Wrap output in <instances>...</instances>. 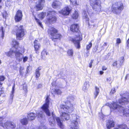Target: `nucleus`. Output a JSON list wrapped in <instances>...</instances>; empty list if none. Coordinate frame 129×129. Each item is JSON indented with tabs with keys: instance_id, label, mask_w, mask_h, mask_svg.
<instances>
[{
	"instance_id": "41",
	"label": "nucleus",
	"mask_w": 129,
	"mask_h": 129,
	"mask_svg": "<svg viewBox=\"0 0 129 129\" xmlns=\"http://www.w3.org/2000/svg\"><path fill=\"white\" fill-rule=\"evenodd\" d=\"M24 69V68L21 66L20 67L19 69V72L20 75H22L23 73V72L22 71Z\"/></svg>"
},
{
	"instance_id": "47",
	"label": "nucleus",
	"mask_w": 129,
	"mask_h": 129,
	"mask_svg": "<svg viewBox=\"0 0 129 129\" xmlns=\"http://www.w3.org/2000/svg\"><path fill=\"white\" fill-rule=\"evenodd\" d=\"M107 68L105 66H103L102 67V70L103 71H106L107 70Z\"/></svg>"
},
{
	"instance_id": "25",
	"label": "nucleus",
	"mask_w": 129,
	"mask_h": 129,
	"mask_svg": "<svg viewBox=\"0 0 129 129\" xmlns=\"http://www.w3.org/2000/svg\"><path fill=\"white\" fill-rule=\"evenodd\" d=\"M20 122L22 125H26L28 123V119L26 118H23L20 120Z\"/></svg>"
},
{
	"instance_id": "24",
	"label": "nucleus",
	"mask_w": 129,
	"mask_h": 129,
	"mask_svg": "<svg viewBox=\"0 0 129 129\" xmlns=\"http://www.w3.org/2000/svg\"><path fill=\"white\" fill-rule=\"evenodd\" d=\"M89 84L87 82H85L82 88V90L85 92H86L89 87Z\"/></svg>"
},
{
	"instance_id": "38",
	"label": "nucleus",
	"mask_w": 129,
	"mask_h": 129,
	"mask_svg": "<svg viewBox=\"0 0 129 129\" xmlns=\"http://www.w3.org/2000/svg\"><path fill=\"white\" fill-rule=\"evenodd\" d=\"M118 127L121 129H129L127 128L126 125L124 124L120 125L118 126Z\"/></svg>"
},
{
	"instance_id": "19",
	"label": "nucleus",
	"mask_w": 129,
	"mask_h": 129,
	"mask_svg": "<svg viewBox=\"0 0 129 129\" xmlns=\"http://www.w3.org/2000/svg\"><path fill=\"white\" fill-rule=\"evenodd\" d=\"M79 16L78 12L76 10H75L72 14L71 16V18L73 20H76L78 19Z\"/></svg>"
},
{
	"instance_id": "49",
	"label": "nucleus",
	"mask_w": 129,
	"mask_h": 129,
	"mask_svg": "<svg viewBox=\"0 0 129 129\" xmlns=\"http://www.w3.org/2000/svg\"><path fill=\"white\" fill-rule=\"evenodd\" d=\"M38 117L42 118L43 116V115L42 114H40L39 113L38 114Z\"/></svg>"
},
{
	"instance_id": "10",
	"label": "nucleus",
	"mask_w": 129,
	"mask_h": 129,
	"mask_svg": "<svg viewBox=\"0 0 129 129\" xmlns=\"http://www.w3.org/2000/svg\"><path fill=\"white\" fill-rule=\"evenodd\" d=\"M72 9L69 6H67L59 11V13L63 16H68L71 13Z\"/></svg>"
},
{
	"instance_id": "54",
	"label": "nucleus",
	"mask_w": 129,
	"mask_h": 129,
	"mask_svg": "<svg viewBox=\"0 0 129 129\" xmlns=\"http://www.w3.org/2000/svg\"><path fill=\"white\" fill-rule=\"evenodd\" d=\"M85 18L86 19V20H87L88 21H89V18L88 17V16L87 15H86L85 17Z\"/></svg>"
},
{
	"instance_id": "64",
	"label": "nucleus",
	"mask_w": 129,
	"mask_h": 129,
	"mask_svg": "<svg viewBox=\"0 0 129 129\" xmlns=\"http://www.w3.org/2000/svg\"><path fill=\"white\" fill-rule=\"evenodd\" d=\"M93 25V27L95 26V24Z\"/></svg>"
},
{
	"instance_id": "29",
	"label": "nucleus",
	"mask_w": 129,
	"mask_h": 129,
	"mask_svg": "<svg viewBox=\"0 0 129 129\" xmlns=\"http://www.w3.org/2000/svg\"><path fill=\"white\" fill-rule=\"evenodd\" d=\"M12 45L13 47L15 48L16 47L18 46L19 45V43L15 40H13L12 41Z\"/></svg>"
},
{
	"instance_id": "42",
	"label": "nucleus",
	"mask_w": 129,
	"mask_h": 129,
	"mask_svg": "<svg viewBox=\"0 0 129 129\" xmlns=\"http://www.w3.org/2000/svg\"><path fill=\"white\" fill-rule=\"evenodd\" d=\"M116 91V90L115 88H113L111 89L110 93L111 94H113Z\"/></svg>"
},
{
	"instance_id": "22",
	"label": "nucleus",
	"mask_w": 129,
	"mask_h": 129,
	"mask_svg": "<svg viewBox=\"0 0 129 129\" xmlns=\"http://www.w3.org/2000/svg\"><path fill=\"white\" fill-rule=\"evenodd\" d=\"M56 119L57 123L58 125L60 128L63 129L64 128V126L62 123L61 121L60 118L58 117H56Z\"/></svg>"
},
{
	"instance_id": "5",
	"label": "nucleus",
	"mask_w": 129,
	"mask_h": 129,
	"mask_svg": "<svg viewBox=\"0 0 129 129\" xmlns=\"http://www.w3.org/2000/svg\"><path fill=\"white\" fill-rule=\"evenodd\" d=\"M89 4L96 14L101 12V2L100 0H89Z\"/></svg>"
},
{
	"instance_id": "46",
	"label": "nucleus",
	"mask_w": 129,
	"mask_h": 129,
	"mask_svg": "<svg viewBox=\"0 0 129 129\" xmlns=\"http://www.w3.org/2000/svg\"><path fill=\"white\" fill-rule=\"evenodd\" d=\"M28 59V57L27 56H25L23 58V61L24 62H26Z\"/></svg>"
},
{
	"instance_id": "18",
	"label": "nucleus",
	"mask_w": 129,
	"mask_h": 129,
	"mask_svg": "<svg viewBox=\"0 0 129 129\" xmlns=\"http://www.w3.org/2000/svg\"><path fill=\"white\" fill-rule=\"evenodd\" d=\"M27 117L29 120L32 121L35 119L36 117V114L33 112L30 113L28 114Z\"/></svg>"
},
{
	"instance_id": "53",
	"label": "nucleus",
	"mask_w": 129,
	"mask_h": 129,
	"mask_svg": "<svg viewBox=\"0 0 129 129\" xmlns=\"http://www.w3.org/2000/svg\"><path fill=\"white\" fill-rule=\"evenodd\" d=\"M126 43L127 46H128H128H129V38L127 40Z\"/></svg>"
},
{
	"instance_id": "40",
	"label": "nucleus",
	"mask_w": 129,
	"mask_h": 129,
	"mask_svg": "<svg viewBox=\"0 0 129 129\" xmlns=\"http://www.w3.org/2000/svg\"><path fill=\"white\" fill-rule=\"evenodd\" d=\"M70 1L71 3L73 5H78L77 3L76 0H70Z\"/></svg>"
},
{
	"instance_id": "60",
	"label": "nucleus",
	"mask_w": 129,
	"mask_h": 129,
	"mask_svg": "<svg viewBox=\"0 0 129 129\" xmlns=\"http://www.w3.org/2000/svg\"><path fill=\"white\" fill-rule=\"evenodd\" d=\"M113 129H119L117 128H114Z\"/></svg>"
},
{
	"instance_id": "58",
	"label": "nucleus",
	"mask_w": 129,
	"mask_h": 129,
	"mask_svg": "<svg viewBox=\"0 0 129 129\" xmlns=\"http://www.w3.org/2000/svg\"><path fill=\"white\" fill-rule=\"evenodd\" d=\"M27 92V88L26 89V90H25V92L26 93Z\"/></svg>"
},
{
	"instance_id": "43",
	"label": "nucleus",
	"mask_w": 129,
	"mask_h": 129,
	"mask_svg": "<svg viewBox=\"0 0 129 129\" xmlns=\"http://www.w3.org/2000/svg\"><path fill=\"white\" fill-rule=\"evenodd\" d=\"M118 61H115L113 63L112 66L113 67H117L118 64Z\"/></svg>"
},
{
	"instance_id": "21",
	"label": "nucleus",
	"mask_w": 129,
	"mask_h": 129,
	"mask_svg": "<svg viewBox=\"0 0 129 129\" xmlns=\"http://www.w3.org/2000/svg\"><path fill=\"white\" fill-rule=\"evenodd\" d=\"M51 92L52 94H55L58 95H61L62 92L59 89H52Z\"/></svg>"
},
{
	"instance_id": "20",
	"label": "nucleus",
	"mask_w": 129,
	"mask_h": 129,
	"mask_svg": "<svg viewBox=\"0 0 129 129\" xmlns=\"http://www.w3.org/2000/svg\"><path fill=\"white\" fill-rule=\"evenodd\" d=\"M114 123L113 121L110 120H108L106 126L107 128L109 129L112 127L114 126Z\"/></svg>"
},
{
	"instance_id": "1",
	"label": "nucleus",
	"mask_w": 129,
	"mask_h": 129,
	"mask_svg": "<svg viewBox=\"0 0 129 129\" xmlns=\"http://www.w3.org/2000/svg\"><path fill=\"white\" fill-rule=\"evenodd\" d=\"M70 29L71 31L74 33H77V35H75L73 38L69 37V40L73 43L76 46V48L79 49L80 48V42L82 40V34L81 33L79 25L78 23H74L70 26Z\"/></svg>"
},
{
	"instance_id": "39",
	"label": "nucleus",
	"mask_w": 129,
	"mask_h": 129,
	"mask_svg": "<svg viewBox=\"0 0 129 129\" xmlns=\"http://www.w3.org/2000/svg\"><path fill=\"white\" fill-rule=\"evenodd\" d=\"M99 47L98 45H96L94 47L93 49L92 52L93 53H95L96 51L98 50Z\"/></svg>"
},
{
	"instance_id": "2",
	"label": "nucleus",
	"mask_w": 129,
	"mask_h": 129,
	"mask_svg": "<svg viewBox=\"0 0 129 129\" xmlns=\"http://www.w3.org/2000/svg\"><path fill=\"white\" fill-rule=\"evenodd\" d=\"M65 105L61 104L60 106V108L64 112L61 113L60 117L62 121L68 120L70 119V114L72 113L74 110L73 105L69 101L64 102Z\"/></svg>"
},
{
	"instance_id": "62",
	"label": "nucleus",
	"mask_w": 129,
	"mask_h": 129,
	"mask_svg": "<svg viewBox=\"0 0 129 129\" xmlns=\"http://www.w3.org/2000/svg\"><path fill=\"white\" fill-rule=\"evenodd\" d=\"M2 62L1 60H0V64Z\"/></svg>"
},
{
	"instance_id": "30",
	"label": "nucleus",
	"mask_w": 129,
	"mask_h": 129,
	"mask_svg": "<svg viewBox=\"0 0 129 129\" xmlns=\"http://www.w3.org/2000/svg\"><path fill=\"white\" fill-rule=\"evenodd\" d=\"M48 54V53L45 50H43L42 52L41 53V55L42 56V58H43L45 57Z\"/></svg>"
},
{
	"instance_id": "3",
	"label": "nucleus",
	"mask_w": 129,
	"mask_h": 129,
	"mask_svg": "<svg viewBox=\"0 0 129 129\" xmlns=\"http://www.w3.org/2000/svg\"><path fill=\"white\" fill-rule=\"evenodd\" d=\"M47 32L50 38L54 42L60 41L62 38V35L59 33L58 30L53 27H50Z\"/></svg>"
},
{
	"instance_id": "45",
	"label": "nucleus",
	"mask_w": 129,
	"mask_h": 129,
	"mask_svg": "<svg viewBox=\"0 0 129 129\" xmlns=\"http://www.w3.org/2000/svg\"><path fill=\"white\" fill-rule=\"evenodd\" d=\"M47 128L45 126H42L39 127L38 129H47Z\"/></svg>"
},
{
	"instance_id": "51",
	"label": "nucleus",
	"mask_w": 129,
	"mask_h": 129,
	"mask_svg": "<svg viewBox=\"0 0 129 129\" xmlns=\"http://www.w3.org/2000/svg\"><path fill=\"white\" fill-rule=\"evenodd\" d=\"M106 80L107 82H110L111 80V77H108L107 78Z\"/></svg>"
},
{
	"instance_id": "15",
	"label": "nucleus",
	"mask_w": 129,
	"mask_h": 129,
	"mask_svg": "<svg viewBox=\"0 0 129 129\" xmlns=\"http://www.w3.org/2000/svg\"><path fill=\"white\" fill-rule=\"evenodd\" d=\"M34 50L35 53L37 54H39L40 51V49L41 47L40 44L38 43V41L35 40L34 42Z\"/></svg>"
},
{
	"instance_id": "26",
	"label": "nucleus",
	"mask_w": 129,
	"mask_h": 129,
	"mask_svg": "<svg viewBox=\"0 0 129 129\" xmlns=\"http://www.w3.org/2000/svg\"><path fill=\"white\" fill-rule=\"evenodd\" d=\"M67 54L68 56L70 57H72L73 56L74 52L73 49H68L67 51Z\"/></svg>"
},
{
	"instance_id": "9",
	"label": "nucleus",
	"mask_w": 129,
	"mask_h": 129,
	"mask_svg": "<svg viewBox=\"0 0 129 129\" xmlns=\"http://www.w3.org/2000/svg\"><path fill=\"white\" fill-rule=\"evenodd\" d=\"M17 48H16V50L14 51L13 50L10 51L8 53L7 55L8 56H10L12 55L13 53H14L16 59L19 62H20L22 60V58L21 57V56L22 54L20 52V50H17Z\"/></svg>"
},
{
	"instance_id": "59",
	"label": "nucleus",
	"mask_w": 129,
	"mask_h": 129,
	"mask_svg": "<svg viewBox=\"0 0 129 129\" xmlns=\"http://www.w3.org/2000/svg\"><path fill=\"white\" fill-rule=\"evenodd\" d=\"M91 23H93L94 22L93 21H91Z\"/></svg>"
},
{
	"instance_id": "12",
	"label": "nucleus",
	"mask_w": 129,
	"mask_h": 129,
	"mask_svg": "<svg viewBox=\"0 0 129 129\" xmlns=\"http://www.w3.org/2000/svg\"><path fill=\"white\" fill-rule=\"evenodd\" d=\"M38 3L35 6V8L37 11L42 10L44 6L45 1V0H38Z\"/></svg>"
},
{
	"instance_id": "55",
	"label": "nucleus",
	"mask_w": 129,
	"mask_h": 129,
	"mask_svg": "<svg viewBox=\"0 0 129 129\" xmlns=\"http://www.w3.org/2000/svg\"><path fill=\"white\" fill-rule=\"evenodd\" d=\"M107 43L106 42L104 43V44H103V46H106L107 45Z\"/></svg>"
},
{
	"instance_id": "63",
	"label": "nucleus",
	"mask_w": 129,
	"mask_h": 129,
	"mask_svg": "<svg viewBox=\"0 0 129 129\" xmlns=\"http://www.w3.org/2000/svg\"><path fill=\"white\" fill-rule=\"evenodd\" d=\"M2 6L1 5H0V9L1 8H2Z\"/></svg>"
},
{
	"instance_id": "44",
	"label": "nucleus",
	"mask_w": 129,
	"mask_h": 129,
	"mask_svg": "<svg viewBox=\"0 0 129 129\" xmlns=\"http://www.w3.org/2000/svg\"><path fill=\"white\" fill-rule=\"evenodd\" d=\"M121 43L120 39V38H117L116 40V43L117 44H119Z\"/></svg>"
},
{
	"instance_id": "35",
	"label": "nucleus",
	"mask_w": 129,
	"mask_h": 129,
	"mask_svg": "<svg viewBox=\"0 0 129 129\" xmlns=\"http://www.w3.org/2000/svg\"><path fill=\"white\" fill-rule=\"evenodd\" d=\"M35 18V20L36 21L38 24L40 25L41 27L43 28V25L42 24V23L40 22L39 21V20L37 18L36 16H34Z\"/></svg>"
},
{
	"instance_id": "7",
	"label": "nucleus",
	"mask_w": 129,
	"mask_h": 129,
	"mask_svg": "<svg viewBox=\"0 0 129 129\" xmlns=\"http://www.w3.org/2000/svg\"><path fill=\"white\" fill-rule=\"evenodd\" d=\"M16 27L17 28L16 30V37L17 39L21 40L26 35L27 33L26 31L24 28L23 25H20L19 27L17 25Z\"/></svg>"
},
{
	"instance_id": "23",
	"label": "nucleus",
	"mask_w": 129,
	"mask_h": 129,
	"mask_svg": "<svg viewBox=\"0 0 129 129\" xmlns=\"http://www.w3.org/2000/svg\"><path fill=\"white\" fill-rule=\"evenodd\" d=\"M41 69V67L40 66L38 67L37 69L36 70L35 74V77L36 78H37L39 77L40 75V71Z\"/></svg>"
},
{
	"instance_id": "28",
	"label": "nucleus",
	"mask_w": 129,
	"mask_h": 129,
	"mask_svg": "<svg viewBox=\"0 0 129 129\" xmlns=\"http://www.w3.org/2000/svg\"><path fill=\"white\" fill-rule=\"evenodd\" d=\"M95 91L94 93V98H95L97 97L99 93V89L96 86H95Z\"/></svg>"
},
{
	"instance_id": "57",
	"label": "nucleus",
	"mask_w": 129,
	"mask_h": 129,
	"mask_svg": "<svg viewBox=\"0 0 129 129\" xmlns=\"http://www.w3.org/2000/svg\"><path fill=\"white\" fill-rule=\"evenodd\" d=\"M128 77V75H126L125 77V80H126L127 78Z\"/></svg>"
},
{
	"instance_id": "52",
	"label": "nucleus",
	"mask_w": 129,
	"mask_h": 129,
	"mask_svg": "<svg viewBox=\"0 0 129 129\" xmlns=\"http://www.w3.org/2000/svg\"><path fill=\"white\" fill-rule=\"evenodd\" d=\"M104 72L102 71H100L99 72V74L100 75H102L103 74Z\"/></svg>"
},
{
	"instance_id": "31",
	"label": "nucleus",
	"mask_w": 129,
	"mask_h": 129,
	"mask_svg": "<svg viewBox=\"0 0 129 129\" xmlns=\"http://www.w3.org/2000/svg\"><path fill=\"white\" fill-rule=\"evenodd\" d=\"M15 85L14 84L12 87V90L11 91V94H10V97L12 99L13 98L14 96V92L15 88Z\"/></svg>"
},
{
	"instance_id": "33",
	"label": "nucleus",
	"mask_w": 129,
	"mask_h": 129,
	"mask_svg": "<svg viewBox=\"0 0 129 129\" xmlns=\"http://www.w3.org/2000/svg\"><path fill=\"white\" fill-rule=\"evenodd\" d=\"M92 46V44L91 42V41L88 44L86 45V49L87 51L89 50L91 48Z\"/></svg>"
},
{
	"instance_id": "50",
	"label": "nucleus",
	"mask_w": 129,
	"mask_h": 129,
	"mask_svg": "<svg viewBox=\"0 0 129 129\" xmlns=\"http://www.w3.org/2000/svg\"><path fill=\"white\" fill-rule=\"evenodd\" d=\"M3 88V87L1 88V89L0 90V96H1L2 94L4 93V91L2 90V89Z\"/></svg>"
},
{
	"instance_id": "13",
	"label": "nucleus",
	"mask_w": 129,
	"mask_h": 129,
	"mask_svg": "<svg viewBox=\"0 0 129 129\" xmlns=\"http://www.w3.org/2000/svg\"><path fill=\"white\" fill-rule=\"evenodd\" d=\"M127 98L122 97L118 100V103L120 105H125L129 103V93L127 95Z\"/></svg>"
},
{
	"instance_id": "61",
	"label": "nucleus",
	"mask_w": 129,
	"mask_h": 129,
	"mask_svg": "<svg viewBox=\"0 0 129 129\" xmlns=\"http://www.w3.org/2000/svg\"><path fill=\"white\" fill-rule=\"evenodd\" d=\"M2 0H0V3H2Z\"/></svg>"
},
{
	"instance_id": "6",
	"label": "nucleus",
	"mask_w": 129,
	"mask_h": 129,
	"mask_svg": "<svg viewBox=\"0 0 129 129\" xmlns=\"http://www.w3.org/2000/svg\"><path fill=\"white\" fill-rule=\"evenodd\" d=\"M56 12L54 11H49L47 15L49 17L46 19L45 23L50 24L56 22L57 20V18L56 16Z\"/></svg>"
},
{
	"instance_id": "16",
	"label": "nucleus",
	"mask_w": 129,
	"mask_h": 129,
	"mask_svg": "<svg viewBox=\"0 0 129 129\" xmlns=\"http://www.w3.org/2000/svg\"><path fill=\"white\" fill-rule=\"evenodd\" d=\"M119 111L120 114L126 116L129 114V109L127 108H124L121 106L120 107Z\"/></svg>"
},
{
	"instance_id": "48",
	"label": "nucleus",
	"mask_w": 129,
	"mask_h": 129,
	"mask_svg": "<svg viewBox=\"0 0 129 129\" xmlns=\"http://www.w3.org/2000/svg\"><path fill=\"white\" fill-rule=\"evenodd\" d=\"M93 60H90V62L89 64V67L90 68H91L92 66V64Z\"/></svg>"
},
{
	"instance_id": "56",
	"label": "nucleus",
	"mask_w": 129,
	"mask_h": 129,
	"mask_svg": "<svg viewBox=\"0 0 129 129\" xmlns=\"http://www.w3.org/2000/svg\"><path fill=\"white\" fill-rule=\"evenodd\" d=\"M89 54V52H88L87 53H86V56L87 57L88 56V54Z\"/></svg>"
},
{
	"instance_id": "11",
	"label": "nucleus",
	"mask_w": 129,
	"mask_h": 129,
	"mask_svg": "<svg viewBox=\"0 0 129 129\" xmlns=\"http://www.w3.org/2000/svg\"><path fill=\"white\" fill-rule=\"evenodd\" d=\"M78 123L77 116L75 115L73 116L72 120L71 122L70 129H79L77 125Z\"/></svg>"
},
{
	"instance_id": "36",
	"label": "nucleus",
	"mask_w": 129,
	"mask_h": 129,
	"mask_svg": "<svg viewBox=\"0 0 129 129\" xmlns=\"http://www.w3.org/2000/svg\"><path fill=\"white\" fill-rule=\"evenodd\" d=\"M15 124L13 122L9 121V128H14L15 127Z\"/></svg>"
},
{
	"instance_id": "8",
	"label": "nucleus",
	"mask_w": 129,
	"mask_h": 129,
	"mask_svg": "<svg viewBox=\"0 0 129 129\" xmlns=\"http://www.w3.org/2000/svg\"><path fill=\"white\" fill-rule=\"evenodd\" d=\"M50 95H47L46 96L45 103L41 107V108L45 113L48 116L51 115V114L49 109L50 102Z\"/></svg>"
},
{
	"instance_id": "4",
	"label": "nucleus",
	"mask_w": 129,
	"mask_h": 129,
	"mask_svg": "<svg viewBox=\"0 0 129 129\" xmlns=\"http://www.w3.org/2000/svg\"><path fill=\"white\" fill-rule=\"evenodd\" d=\"M124 8L123 3L121 2H116L112 4L111 9V12L116 15L120 14Z\"/></svg>"
},
{
	"instance_id": "17",
	"label": "nucleus",
	"mask_w": 129,
	"mask_h": 129,
	"mask_svg": "<svg viewBox=\"0 0 129 129\" xmlns=\"http://www.w3.org/2000/svg\"><path fill=\"white\" fill-rule=\"evenodd\" d=\"M107 105L111 109H112L114 110L117 109V108L119 107L120 108V106L117 104L116 102H113L112 103H107Z\"/></svg>"
},
{
	"instance_id": "34",
	"label": "nucleus",
	"mask_w": 129,
	"mask_h": 129,
	"mask_svg": "<svg viewBox=\"0 0 129 129\" xmlns=\"http://www.w3.org/2000/svg\"><path fill=\"white\" fill-rule=\"evenodd\" d=\"M9 121H7L2 126L4 128H9Z\"/></svg>"
},
{
	"instance_id": "32",
	"label": "nucleus",
	"mask_w": 129,
	"mask_h": 129,
	"mask_svg": "<svg viewBox=\"0 0 129 129\" xmlns=\"http://www.w3.org/2000/svg\"><path fill=\"white\" fill-rule=\"evenodd\" d=\"M5 79L6 78L3 75L0 76V87H2L3 84V83L1 82L4 81Z\"/></svg>"
},
{
	"instance_id": "14",
	"label": "nucleus",
	"mask_w": 129,
	"mask_h": 129,
	"mask_svg": "<svg viewBox=\"0 0 129 129\" xmlns=\"http://www.w3.org/2000/svg\"><path fill=\"white\" fill-rule=\"evenodd\" d=\"M23 17L22 13V11L20 10L17 11L14 16V19L16 22H19L22 19Z\"/></svg>"
},
{
	"instance_id": "27",
	"label": "nucleus",
	"mask_w": 129,
	"mask_h": 129,
	"mask_svg": "<svg viewBox=\"0 0 129 129\" xmlns=\"http://www.w3.org/2000/svg\"><path fill=\"white\" fill-rule=\"evenodd\" d=\"M46 15V13L42 12L38 15V17L39 18L42 19L45 17Z\"/></svg>"
},
{
	"instance_id": "37",
	"label": "nucleus",
	"mask_w": 129,
	"mask_h": 129,
	"mask_svg": "<svg viewBox=\"0 0 129 129\" xmlns=\"http://www.w3.org/2000/svg\"><path fill=\"white\" fill-rule=\"evenodd\" d=\"M124 57H122L120 58V60H119V65L121 66L122 64L124 62Z\"/></svg>"
}]
</instances>
